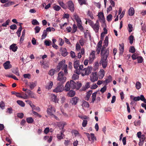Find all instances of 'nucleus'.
<instances>
[{"label": "nucleus", "mask_w": 146, "mask_h": 146, "mask_svg": "<svg viewBox=\"0 0 146 146\" xmlns=\"http://www.w3.org/2000/svg\"><path fill=\"white\" fill-rule=\"evenodd\" d=\"M87 23L92 27L96 33L98 32L100 27L98 21L97 20L96 23L94 24L91 20L88 19L86 22V24H87Z\"/></svg>", "instance_id": "f257e3e1"}, {"label": "nucleus", "mask_w": 146, "mask_h": 146, "mask_svg": "<svg viewBox=\"0 0 146 146\" xmlns=\"http://www.w3.org/2000/svg\"><path fill=\"white\" fill-rule=\"evenodd\" d=\"M66 77L63 72H60L58 73L57 80L59 81V83L63 84L66 82Z\"/></svg>", "instance_id": "f03ea898"}, {"label": "nucleus", "mask_w": 146, "mask_h": 146, "mask_svg": "<svg viewBox=\"0 0 146 146\" xmlns=\"http://www.w3.org/2000/svg\"><path fill=\"white\" fill-rule=\"evenodd\" d=\"M92 68L91 66H88L84 68L82 71L81 75L82 76L88 75L91 72Z\"/></svg>", "instance_id": "7ed1b4c3"}, {"label": "nucleus", "mask_w": 146, "mask_h": 146, "mask_svg": "<svg viewBox=\"0 0 146 146\" xmlns=\"http://www.w3.org/2000/svg\"><path fill=\"white\" fill-rule=\"evenodd\" d=\"M64 87L62 84L58 83L57 87L53 90L54 92L58 93L62 92L64 90Z\"/></svg>", "instance_id": "20e7f679"}, {"label": "nucleus", "mask_w": 146, "mask_h": 146, "mask_svg": "<svg viewBox=\"0 0 146 146\" xmlns=\"http://www.w3.org/2000/svg\"><path fill=\"white\" fill-rule=\"evenodd\" d=\"M109 50L108 49H106L105 50L104 48H102L101 49V58H107L109 54Z\"/></svg>", "instance_id": "39448f33"}, {"label": "nucleus", "mask_w": 146, "mask_h": 146, "mask_svg": "<svg viewBox=\"0 0 146 146\" xmlns=\"http://www.w3.org/2000/svg\"><path fill=\"white\" fill-rule=\"evenodd\" d=\"M90 81L94 82L98 80V74L97 72L92 73L90 76Z\"/></svg>", "instance_id": "423d86ee"}, {"label": "nucleus", "mask_w": 146, "mask_h": 146, "mask_svg": "<svg viewBox=\"0 0 146 146\" xmlns=\"http://www.w3.org/2000/svg\"><path fill=\"white\" fill-rule=\"evenodd\" d=\"M100 64L102 65L104 68H106L108 65V60L106 58H101L100 62Z\"/></svg>", "instance_id": "0eeeda50"}, {"label": "nucleus", "mask_w": 146, "mask_h": 146, "mask_svg": "<svg viewBox=\"0 0 146 146\" xmlns=\"http://www.w3.org/2000/svg\"><path fill=\"white\" fill-rule=\"evenodd\" d=\"M140 100L143 101L146 104V99L143 95H141L140 96L134 97L133 98V100L135 101H138Z\"/></svg>", "instance_id": "6e6552de"}, {"label": "nucleus", "mask_w": 146, "mask_h": 146, "mask_svg": "<svg viewBox=\"0 0 146 146\" xmlns=\"http://www.w3.org/2000/svg\"><path fill=\"white\" fill-rule=\"evenodd\" d=\"M47 112L48 115H52L55 112V110L54 108L52 106H50L48 107Z\"/></svg>", "instance_id": "1a4fd4ad"}, {"label": "nucleus", "mask_w": 146, "mask_h": 146, "mask_svg": "<svg viewBox=\"0 0 146 146\" xmlns=\"http://www.w3.org/2000/svg\"><path fill=\"white\" fill-rule=\"evenodd\" d=\"M67 4L68 7V9L72 12L74 11V5L73 2L71 1H69L67 2Z\"/></svg>", "instance_id": "9d476101"}, {"label": "nucleus", "mask_w": 146, "mask_h": 146, "mask_svg": "<svg viewBox=\"0 0 146 146\" xmlns=\"http://www.w3.org/2000/svg\"><path fill=\"white\" fill-rule=\"evenodd\" d=\"M95 53L96 51L94 50L92 51L90 53L89 57V60L90 62L91 63L92 62L94 59L95 57Z\"/></svg>", "instance_id": "9b49d317"}, {"label": "nucleus", "mask_w": 146, "mask_h": 146, "mask_svg": "<svg viewBox=\"0 0 146 146\" xmlns=\"http://www.w3.org/2000/svg\"><path fill=\"white\" fill-rule=\"evenodd\" d=\"M3 65L5 69L6 70L8 69L12 68V65L10 64V62L9 61H6Z\"/></svg>", "instance_id": "f8f14e48"}, {"label": "nucleus", "mask_w": 146, "mask_h": 146, "mask_svg": "<svg viewBox=\"0 0 146 146\" xmlns=\"http://www.w3.org/2000/svg\"><path fill=\"white\" fill-rule=\"evenodd\" d=\"M105 72L103 69H100L98 73V76L100 79H102L104 76Z\"/></svg>", "instance_id": "ddd939ff"}, {"label": "nucleus", "mask_w": 146, "mask_h": 146, "mask_svg": "<svg viewBox=\"0 0 146 146\" xmlns=\"http://www.w3.org/2000/svg\"><path fill=\"white\" fill-rule=\"evenodd\" d=\"M27 93L28 95L29 98L30 97L35 99L37 98L36 95L31 90H27Z\"/></svg>", "instance_id": "4468645a"}, {"label": "nucleus", "mask_w": 146, "mask_h": 146, "mask_svg": "<svg viewBox=\"0 0 146 146\" xmlns=\"http://www.w3.org/2000/svg\"><path fill=\"white\" fill-rule=\"evenodd\" d=\"M65 65H67L65 64V60H63L59 63L58 65L57 66V68L59 69H63V68H64L65 67Z\"/></svg>", "instance_id": "2eb2a0df"}, {"label": "nucleus", "mask_w": 146, "mask_h": 146, "mask_svg": "<svg viewBox=\"0 0 146 146\" xmlns=\"http://www.w3.org/2000/svg\"><path fill=\"white\" fill-rule=\"evenodd\" d=\"M66 125V123L64 122H61L59 123L58 124V126L59 127L60 129H62V131L65 130L64 128V126Z\"/></svg>", "instance_id": "dca6fc26"}, {"label": "nucleus", "mask_w": 146, "mask_h": 146, "mask_svg": "<svg viewBox=\"0 0 146 146\" xmlns=\"http://www.w3.org/2000/svg\"><path fill=\"white\" fill-rule=\"evenodd\" d=\"M60 51L62 55L63 56H66L68 54V52L66 48H61L60 49Z\"/></svg>", "instance_id": "f3484780"}, {"label": "nucleus", "mask_w": 146, "mask_h": 146, "mask_svg": "<svg viewBox=\"0 0 146 146\" xmlns=\"http://www.w3.org/2000/svg\"><path fill=\"white\" fill-rule=\"evenodd\" d=\"M79 100V99L78 98L75 97L72 98L70 102L72 105H75L76 104Z\"/></svg>", "instance_id": "a211bd4d"}, {"label": "nucleus", "mask_w": 146, "mask_h": 146, "mask_svg": "<svg viewBox=\"0 0 146 146\" xmlns=\"http://www.w3.org/2000/svg\"><path fill=\"white\" fill-rule=\"evenodd\" d=\"M102 45V42L101 41H100L98 43L96 47V51L98 54H99L100 52L101 49Z\"/></svg>", "instance_id": "6ab92c4d"}, {"label": "nucleus", "mask_w": 146, "mask_h": 146, "mask_svg": "<svg viewBox=\"0 0 146 146\" xmlns=\"http://www.w3.org/2000/svg\"><path fill=\"white\" fill-rule=\"evenodd\" d=\"M53 85V82L52 81H50L47 84L46 86V88L48 90H50L51 89Z\"/></svg>", "instance_id": "aec40b11"}, {"label": "nucleus", "mask_w": 146, "mask_h": 146, "mask_svg": "<svg viewBox=\"0 0 146 146\" xmlns=\"http://www.w3.org/2000/svg\"><path fill=\"white\" fill-rule=\"evenodd\" d=\"M41 66L44 68H46L49 67V61H46L45 62H43L41 64Z\"/></svg>", "instance_id": "412c9836"}, {"label": "nucleus", "mask_w": 146, "mask_h": 146, "mask_svg": "<svg viewBox=\"0 0 146 146\" xmlns=\"http://www.w3.org/2000/svg\"><path fill=\"white\" fill-rule=\"evenodd\" d=\"M64 131L65 130L61 131L60 133L58 134L57 135V138L58 139L60 140L63 138V137L64 136V135L63 133H64Z\"/></svg>", "instance_id": "4be33fe9"}, {"label": "nucleus", "mask_w": 146, "mask_h": 146, "mask_svg": "<svg viewBox=\"0 0 146 146\" xmlns=\"http://www.w3.org/2000/svg\"><path fill=\"white\" fill-rule=\"evenodd\" d=\"M108 36H106L105 40L104 41V44L102 48H104V49L108 45Z\"/></svg>", "instance_id": "5701e85b"}, {"label": "nucleus", "mask_w": 146, "mask_h": 146, "mask_svg": "<svg viewBox=\"0 0 146 146\" xmlns=\"http://www.w3.org/2000/svg\"><path fill=\"white\" fill-rule=\"evenodd\" d=\"M17 49V47L16 46V44H12L10 46V49L14 52L16 51Z\"/></svg>", "instance_id": "b1692460"}, {"label": "nucleus", "mask_w": 146, "mask_h": 146, "mask_svg": "<svg viewBox=\"0 0 146 146\" xmlns=\"http://www.w3.org/2000/svg\"><path fill=\"white\" fill-rule=\"evenodd\" d=\"M97 93V92H96L92 94V95L91 97L92 101L91 102V103H94V102L96 99Z\"/></svg>", "instance_id": "393cba45"}, {"label": "nucleus", "mask_w": 146, "mask_h": 146, "mask_svg": "<svg viewBox=\"0 0 146 146\" xmlns=\"http://www.w3.org/2000/svg\"><path fill=\"white\" fill-rule=\"evenodd\" d=\"M70 87L72 89H75L76 83L72 80L70 81Z\"/></svg>", "instance_id": "a878e982"}, {"label": "nucleus", "mask_w": 146, "mask_h": 146, "mask_svg": "<svg viewBox=\"0 0 146 146\" xmlns=\"http://www.w3.org/2000/svg\"><path fill=\"white\" fill-rule=\"evenodd\" d=\"M128 14L130 16H132L135 13V11L133 7H131L128 10Z\"/></svg>", "instance_id": "bb28decb"}, {"label": "nucleus", "mask_w": 146, "mask_h": 146, "mask_svg": "<svg viewBox=\"0 0 146 146\" xmlns=\"http://www.w3.org/2000/svg\"><path fill=\"white\" fill-rule=\"evenodd\" d=\"M90 82H87L86 83L85 86H83L82 88V90H85L90 87Z\"/></svg>", "instance_id": "cd10ccee"}, {"label": "nucleus", "mask_w": 146, "mask_h": 146, "mask_svg": "<svg viewBox=\"0 0 146 146\" xmlns=\"http://www.w3.org/2000/svg\"><path fill=\"white\" fill-rule=\"evenodd\" d=\"M74 17L75 19L76 20L77 23L82 21L81 19L76 13H74Z\"/></svg>", "instance_id": "c85d7f7f"}, {"label": "nucleus", "mask_w": 146, "mask_h": 146, "mask_svg": "<svg viewBox=\"0 0 146 146\" xmlns=\"http://www.w3.org/2000/svg\"><path fill=\"white\" fill-rule=\"evenodd\" d=\"M75 92L72 90H71L68 92L67 93V96L70 97L74 96L75 95Z\"/></svg>", "instance_id": "c756f323"}, {"label": "nucleus", "mask_w": 146, "mask_h": 146, "mask_svg": "<svg viewBox=\"0 0 146 146\" xmlns=\"http://www.w3.org/2000/svg\"><path fill=\"white\" fill-rule=\"evenodd\" d=\"M71 88L70 82L69 83V82H68L65 86V90L66 91H68Z\"/></svg>", "instance_id": "7c9ffc66"}, {"label": "nucleus", "mask_w": 146, "mask_h": 146, "mask_svg": "<svg viewBox=\"0 0 146 146\" xmlns=\"http://www.w3.org/2000/svg\"><path fill=\"white\" fill-rule=\"evenodd\" d=\"M52 99L55 103H58V100L57 98V96L54 94L52 95Z\"/></svg>", "instance_id": "2f4dec72"}, {"label": "nucleus", "mask_w": 146, "mask_h": 146, "mask_svg": "<svg viewBox=\"0 0 146 146\" xmlns=\"http://www.w3.org/2000/svg\"><path fill=\"white\" fill-rule=\"evenodd\" d=\"M112 80V79L111 76L110 75L108 76V78H107L104 81V82L106 84H107L111 82Z\"/></svg>", "instance_id": "473e14b6"}, {"label": "nucleus", "mask_w": 146, "mask_h": 146, "mask_svg": "<svg viewBox=\"0 0 146 146\" xmlns=\"http://www.w3.org/2000/svg\"><path fill=\"white\" fill-rule=\"evenodd\" d=\"M56 72V70L55 69H51L49 70L48 74L51 76H52L54 75Z\"/></svg>", "instance_id": "72a5a7b5"}, {"label": "nucleus", "mask_w": 146, "mask_h": 146, "mask_svg": "<svg viewBox=\"0 0 146 146\" xmlns=\"http://www.w3.org/2000/svg\"><path fill=\"white\" fill-rule=\"evenodd\" d=\"M83 107L85 108H88L89 107V104L88 103L85 101H83L82 104Z\"/></svg>", "instance_id": "f704fd0d"}, {"label": "nucleus", "mask_w": 146, "mask_h": 146, "mask_svg": "<svg viewBox=\"0 0 146 146\" xmlns=\"http://www.w3.org/2000/svg\"><path fill=\"white\" fill-rule=\"evenodd\" d=\"M79 66V61L78 60L74 61V68L76 69Z\"/></svg>", "instance_id": "c9c22d12"}, {"label": "nucleus", "mask_w": 146, "mask_h": 146, "mask_svg": "<svg viewBox=\"0 0 146 146\" xmlns=\"http://www.w3.org/2000/svg\"><path fill=\"white\" fill-rule=\"evenodd\" d=\"M92 91H90L87 93V94L86 95L85 100L88 101L89 100V99L90 96L91 94L92 93Z\"/></svg>", "instance_id": "e433bc0d"}, {"label": "nucleus", "mask_w": 146, "mask_h": 146, "mask_svg": "<svg viewBox=\"0 0 146 146\" xmlns=\"http://www.w3.org/2000/svg\"><path fill=\"white\" fill-rule=\"evenodd\" d=\"M119 49L120 50V54H122L124 51V44L122 43L121 44H119Z\"/></svg>", "instance_id": "4c0bfd02"}, {"label": "nucleus", "mask_w": 146, "mask_h": 146, "mask_svg": "<svg viewBox=\"0 0 146 146\" xmlns=\"http://www.w3.org/2000/svg\"><path fill=\"white\" fill-rule=\"evenodd\" d=\"M98 16L100 19L103 20L104 19V15L103 13L101 12L99 13Z\"/></svg>", "instance_id": "58836bf2"}, {"label": "nucleus", "mask_w": 146, "mask_h": 146, "mask_svg": "<svg viewBox=\"0 0 146 146\" xmlns=\"http://www.w3.org/2000/svg\"><path fill=\"white\" fill-rule=\"evenodd\" d=\"M141 84L139 82H136L135 84V87L137 89L139 90L141 88Z\"/></svg>", "instance_id": "ea45409f"}, {"label": "nucleus", "mask_w": 146, "mask_h": 146, "mask_svg": "<svg viewBox=\"0 0 146 146\" xmlns=\"http://www.w3.org/2000/svg\"><path fill=\"white\" fill-rule=\"evenodd\" d=\"M77 25L78 27V28L81 30H83L84 29V28L82 25V21L80 22L77 23Z\"/></svg>", "instance_id": "a19ab883"}, {"label": "nucleus", "mask_w": 146, "mask_h": 146, "mask_svg": "<svg viewBox=\"0 0 146 146\" xmlns=\"http://www.w3.org/2000/svg\"><path fill=\"white\" fill-rule=\"evenodd\" d=\"M22 96H23V98L25 99H26L28 98L29 96L27 93V91L25 93L22 92Z\"/></svg>", "instance_id": "79ce46f5"}, {"label": "nucleus", "mask_w": 146, "mask_h": 146, "mask_svg": "<svg viewBox=\"0 0 146 146\" xmlns=\"http://www.w3.org/2000/svg\"><path fill=\"white\" fill-rule=\"evenodd\" d=\"M58 3L59 5L62 7L63 9H66V7L62 1H58Z\"/></svg>", "instance_id": "37998d69"}, {"label": "nucleus", "mask_w": 146, "mask_h": 146, "mask_svg": "<svg viewBox=\"0 0 146 146\" xmlns=\"http://www.w3.org/2000/svg\"><path fill=\"white\" fill-rule=\"evenodd\" d=\"M26 120L27 122L29 123H31L34 121L33 119L31 117L27 118Z\"/></svg>", "instance_id": "c03bdc74"}, {"label": "nucleus", "mask_w": 146, "mask_h": 146, "mask_svg": "<svg viewBox=\"0 0 146 146\" xmlns=\"http://www.w3.org/2000/svg\"><path fill=\"white\" fill-rule=\"evenodd\" d=\"M17 103L20 106L22 107H24L25 106V103L22 101L21 100H17Z\"/></svg>", "instance_id": "a18cd8bd"}, {"label": "nucleus", "mask_w": 146, "mask_h": 146, "mask_svg": "<svg viewBox=\"0 0 146 146\" xmlns=\"http://www.w3.org/2000/svg\"><path fill=\"white\" fill-rule=\"evenodd\" d=\"M29 87L31 89H33L34 87H35L36 85V83L33 82H31L30 83L29 85Z\"/></svg>", "instance_id": "49530a36"}, {"label": "nucleus", "mask_w": 146, "mask_h": 146, "mask_svg": "<svg viewBox=\"0 0 146 146\" xmlns=\"http://www.w3.org/2000/svg\"><path fill=\"white\" fill-rule=\"evenodd\" d=\"M77 27L75 24L73 25L72 27V33H75L76 32L77 30Z\"/></svg>", "instance_id": "de8ad7c7"}, {"label": "nucleus", "mask_w": 146, "mask_h": 146, "mask_svg": "<svg viewBox=\"0 0 146 146\" xmlns=\"http://www.w3.org/2000/svg\"><path fill=\"white\" fill-rule=\"evenodd\" d=\"M75 89L77 90L79 89L82 86L81 83L79 82H77L76 83Z\"/></svg>", "instance_id": "09e8293b"}, {"label": "nucleus", "mask_w": 146, "mask_h": 146, "mask_svg": "<svg viewBox=\"0 0 146 146\" xmlns=\"http://www.w3.org/2000/svg\"><path fill=\"white\" fill-rule=\"evenodd\" d=\"M72 134L75 135V136H79L80 135L79 133L78 132L75 130H73L72 131Z\"/></svg>", "instance_id": "8fccbe9b"}, {"label": "nucleus", "mask_w": 146, "mask_h": 146, "mask_svg": "<svg viewBox=\"0 0 146 146\" xmlns=\"http://www.w3.org/2000/svg\"><path fill=\"white\" fill-rule=\"evenodd\" d=\"M44 43L46 46H49L51 43V41L49 40H45Z\"/></svg>", "instance_id": "3c124183"}, {"label": "nucleus", "mask_w": 146, "mask_h": 146, "mask_svg": "<svg viewBox=\"0 0 146 146\" xmlns=\"http://www.w3.org/2000/svg\"><path fill=\"white\" fill-rule=\"evenodd\" d=\"M137 59L138 63H141L143 61V57L141 56H138Z\"/></svg>", "instance_id": "603ef678"}, {"label": "nucleus", "mask_w": 146, "mask_h": 146, "mask_svg": "<svg viewBox=\"0 0 146 146\" xmlns=\"http://www.w3.org/2000/svg\"><path fill=\"white\" fill-rule=\"evenodd\" d=\"M47 35V33L46 31H45V30H44L43 32V34L42 36V39H44L46 37Z\"/></svg>", "instance_id": "864d4df0"}, {"label": "nucleus", "mask_w": 146, "mask_h": 146, "mask_svg": "<svg viewBox=\"0 0 146 146\" xmlns=\"http://www.w3.org/2000/svg\"><path fill=\"white\" fill-rule=\"evenodd\" d=\"M81 47L80 45L78 42L77 43L76 46V49L77 51H79L81 49Z\"/></svg>", "instance_id": "5fc2aeb1"}, {"label": "nucleus", "mask_w": 146, "mask_h": 146, "mask_svg": "<svg viewBox=\"0 0 146 146\" xmlns=\"http://www.w3.org/2000/svg\"><path fill=\"white\" fill-rule=\"evenodd\" d=\"M134 37L132 35H131L129 38V40L130 43L131 44L133 43Z\"/></svg>", "instance_id": "6e6d98bb"}, {"label": "nucleus", "mask_w": 146, "mask_h": 146, "mask_svg": "<svg viewBox=\"0 0 146 146\" xmlns=\"http://www.w3.org/2000/svg\"><path fill=\"white\" fill-rule=\"evenodd\" d=\"M22 29V28H21V27L19 28L17 32L16 33L19 37L20 36L21 33Z\"/></svg>", "instance_id": "4d7b16f0"}, {"label": "nucleus", "mask_w": 146, "mask_h": 146, "mask_svg": "<svg viewBox=\"0 0 146 146\" xmlns=\"http://www.w3.org/2000/svg\"><path fill=\"white\" fill-rule=\"evenodd\" d=\"M80 4L82 5L83 4H86V0H78Z\"/></svg>", "instance_id": "13d9d810"}, {"label": "nucleus", "mask_w": 146, "mask_h": 146, "mask_svg": "<svg viewBox=\"0 0 146 146\" xmlns=\"http://www.w3.org/2000/svg\"><path fill=\"white\" fill-rule=\"evenodd\" d=\"M79 43L80 44L81 46H83L84 44L85 40L83 38H81V39L79 41Z\"/></svg>", "instance_id": "bf43d9fd"}, {"label": "nucleus", "mask_w": 146, "mask_h": 146, "mask_svg": "<svg viewBox=\"0 0 146 146\" xmlns=\"http://www.w3.org/2000/svg\"><path fill=\"white\" fill-rule=\"evenodd\" d=\"M90 135L92 142H94L95 140H96V137H95L94 134V133H90Z\"/></svg>", "instance_id": "052dcab7"}, {"label": "nucleus", "mask_w": 146, "mask_h": 146, "mask_svg": "<svg viewBox=\"0 0 146 146\" xmlns=\"http://www.w3.org/2000/svg\"><path fill=\"white\" fill-rule=\"evenodd\" d=\"M40 28L39 26L36 27L34 29L35 33H38L40 31Z\"/></svg>", "instance_id": "680f3d73"}, {"label": "nucleus", "mask_w": 146, "mask_h": 146, "mask_svg": "<svg viewBox=\"0 0 146 146\" xmlns=\"http://www.w3.org/2000/svg\"><path fill=\"white\" fill-rule=\"evenodd\" d=\"M112 16L111 14H109L107 17V20L109 22L111 21L112 18Z\"/></svg>", "instance_id": "e2e57ef3"}, {"label": "nucleus", "mask_w": 146, "mask_h": 146, "mask_svg": "<svg viewBox=\"0 0 146 146\" xmlns=\"http://www.w3.org/2000/svg\"><path fill=\"white\" fill-rule=\"evenodd\" d=\"M128 29L129 33H131L132 31L133 28L131 25L130 24L128 25Z\"/></svg>", "instance_id": "0e129e2a"}, {"label": "nucleus", "mask_w": 146, "mask_h": 146, "mask_svg": "<svg viewBox=\"0 0 146 146\" xmlns=\"http://www.w3.org/2000/svg\"><path fill=\"white\" fill-rule=\"evenodd\" d=\"M10 21V20L9 19L7 20L2 25L3 27H7V25H9V23Z\"/></svg>", "instance_id": "69168bd1"}, {"label": "nucleus", "mask_w": 146, "mask_h": 146, "mask_svg": "<svg viewBox=\"0 0 146 146\" xmlns=\"http://www.w3.org/2000/svg\"><path fill=\"white\" fill-rule=\"evenodd\" d=\"M138 55L134 53L133 54V55L131 56V58L133 60H135L136 59H137L138 57Z\"/></svg>", "instance_id": "338daca9"}, {"label": "nucleus", "mask_w": 146, "mask_h": 146, "mask_svg": "<svg viewBox=\"0 0 146 146\" xmlns=\"http://www.w3.org/2000/svg\"><path fill=\"white\" fill-rule=\"evenodd\" d=\"M32 23L33 25H38L39 24V23L36 19H33L32 21Z\"/></svg>", "instance_id": "774afa93"}]
</instances>
